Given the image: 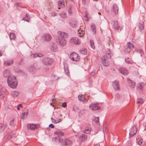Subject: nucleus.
<instances>
[{
  "instance_id": "f257e3e1",
  "label": "nucleus",
  "mask_w": 146,
  "mask_h": 146,
  "mask_svg": "<svg viewBox=\"0 0 146 146\" xmlns=\"http://www.w3.org/2000/svg\"><path fill=\"white\" fill-rule=\"evenodd\" d=\"M57 34L59 36L56 40V42L61 47L65 46L66 44V38L67 37V34L61 31H58Z\"/></svg>"
},
{
  "instance_id": "f03ea898",
  "label": "nucleus",
  "mask_w": 146,
  "mask_h": 146,
  "mask_svg": "<svg viewBox=\"0 0 146 146\" xmlns=\"http://www.w3.org/2000/svg\"><path fill=\"white\" fill-rule=\"evenodd\" d=\"M8 84L10 87L13 88H15L17 85V82L16 77L13 76H9L7 79Z\"/></svg>"
},
{
  "instance_id": "7ed1b4c3",
  "label": "nucleus",
  "mask_w": 146,
  "mask_h": 146,
  "mask_svg": "<svg viewBox=\"0 0 146 146\" xmlns=\"http://www.w3.org/2000/svg\"><path fill=\"white\" fill-rule=\"evenodd\" d=\"M61 143L63 146H72V141L67 139H62Z\"/></svg>"
},
{
  "instance_id": "20e7f679",
  "label": "nucleus",
  "mask_w": 146,
  "mask_h": 146,
  "mask_svg": "<svg viewBox=\"0 0 146 146\" xmlns=\"http://www.w3.org/2000/svg\"><path fill=\"white\" fill-rule=\"evenodd\" d=\"M70 58L71 60L75 61H78L80 59L78 54L74 52L70 54Z\"/></svg>"
},
{
  "instance_id": "39448f33",
  "label": "nucleus",
  "mask_w": 146,
  "mask_h": 146,
  "mask_svg": "<svg viewBox=\"0 0 146 146\" xmlns=\"http://www.w3.org/2000/svg\"><path fill=\"white\" fill-rule=\"evenodd\" d=\"M42 62L45 65H49L52 63L53 60L49 57L44 58L42 59Z\"/></svg>"
},
{
  "instance_id": "423d86ee",
  "label": "nucleus",
  "mask_w": 146,
  "mask_h": 146,
  "mask_svg": "<svg viewBox=\"0 0 146 146\" xmlns=\"http://www.w3.org/2000/svg\"><path fill=\"white\" fill-rule=\"evenodd\" d=\"M137 130V129L136 127V126L134 125L130 129L129 137L130 138L134 136L136 134Z\"/></svg>"
},
{
  "instance_id": "0eeeda50",
  "label": "nucleus",
  "mask_w": 146,
  "mask_h": 146,
  "mask_svg": "<svg viewBox=\"0 0 146 146\" xmlns=\"http://www.w3.org/2000/svg\"><path fill=\"white\" fill-rule=\"evenodd\" d=\"M89 107L90 109L93 111H96L100 109V107L98 106L97 104L95 103L91 104L89 106Z\"/></svg>"
},
{
  "instance_id": "6e6552de",
  "label": "nucleus",
  "mask_w": 146,
  "mask_h": 146,
  "mask_svg": "<svg viewBox=\"0 0 146 146\" xmlns=\"http://www.w3.org/2000/svg\"><path fill=\"white\" fill-rule=\"evenodd\" d=\"M27 127L29 129L31 130H34L38 129L39 127V125L37 124H29L27 125Z\"/></svg>"
},
{
  "instance_id": "1a4fd4ad",
  "label": "nucleus",
  "mask_w": 146,
  "mask_h": 146,
  "mask_svg": "<svg viewBox=\"0 0 146 146\" xmlns=\"http://www.w3.org/2000/svg\"><path fill=\"white\" fill-rule=\"evenodd\" d=\"M50 49L52 52H56L58 50L57 45L53 42H51L50 44Z\"/></svg>"
},
{
  "instance_id": "9d476101",
  "label": "nucleus",
  "mask_w": 146,
  "mask_h": 146,
  "mask_svg": "<svg viewBox=\"0 0 146 146\" xmlns=\"http://www.w3.org/2000/svg\"><path fill=\"white\" fill-rule=\"evenodd\" d=\"M52 39L51 36L49 34H44L43 36V39L44 40L47 42L50 41Z\"/></svg>"
},
{
  "instance_id": "9b49d317",
  "label": "nucleus",
  "mask_w": 146,
  "mask_h": 146,
  "mask_svg": "<svg viewBox=\"0 0 146 146\" xmlns=\"http://www.w3.org/2000/svg\"><path fill=\"white\" fill-rule=\"evenodd\" d=\"M111 53L110 52V51L108 50L106 51V53L105 55H104L102 58V59L103 58H104L105 60H108V59H110L111 57Z\"/></svg>"
},
{
  "instance_id": "f8f14e48",
  "label": "nucleus",
  "mask_w": 146,
  "mask_h": 146,
  "mask_svg": "<svg viewBox=\"0 0 146 146\" xmlns=\"http://www.w3.org/2000/svg\"><path fill=\"white\" fill-rule=\"evenodd\" d=\"M113 86L114 89L116 90H117L119 89V81L115 80L113 83Z\"/></svg>"
},
{
  "instance_id": "ddd939ff",
  "label": "nucleus",
  "mask_w": 146,
  "mask_h": 146,
  "mask_svg": "<svg viewBox=\"0 0 146 146\" xmlns=\"http://www.w3.org/2000/svg\"><path fill=\"white\" fill-rule=\"evenodd\" d=\"M119 72L123 74L127 75L128 74V71L125 68H120L119 69Z\"/></svg>"
},
{
  "instance_id": "4468645a",
  "label": "nucleus",
  "mask_w": 146,
  "mask_h": 146,
  "mask_svg": "<svg viewBox=\"0 0 146 146\" xmlns=\"http://www.w3.org/2000/svg\"><path fill=\"white\" fill-rule=\"evenodd\" d=\"M70 26L72 27L76 28L77 26V21L75 19H72L69 23Z\"/></svg>"
},
{
  "instance_id": "2eb2a0df",
  "label": "nucleus",
  "mask_w": 146,
  "mask_h": 146,
  "mask_svg": "<svg viewBox=\"0 0 146 146\" xmlns=\"http://www.w3.org/2000/svg\"><path fill=\"white\" fill-rule=\"evenodd\" d=\"M70 42H73L75 44L79 45L80 44L81 41L77 37H73L70 40Z\"/></svg>"
},
{
  "instance_id": "dca6fc26",
  "label": "nucleus",
  "mask_w": 146,
  "mask_h": 146,
  "mask_svg": "<svg viewBox=\"0 0 146 146\" xmlns=\"http://www.w3.org/2000/svg\"><path fill=\"white\" fill-rule=\"evenodd\" d=\"M113 27L115 29L117 30H121V28L120 27L117 21L114 22Z\"/></svg>"
},
{
  "instance_id": "f3484780",
  "label": "nucleus",
  "mask_w": 146,
  "mask_h": 146,
  "mask_svg": "<svg viewBox=\"0 0 146 146\" xmlns=\"http://www.w3.org/2000/svg\"><path fill=\"white\" fill-rule=\"evenodd\" d=\"M14 62L13 60L12 59L7 60L4 62V64L6 66L12 65Z\"/></svg>"
},
{
  "instance_id": "a211bd4d",
  "label": "nucleus",
  "mask_w": 146,
  "mask_h": 146,
  "mask_svg": "<svg viewBox=\"0 0 146 146\" xmlns=\"http://www.w3.org/2000/svg\"><path fill=\"white\" fill-rule=\"evenodd\" d=\"M78 35L80 37H83L85 35V32L84 31L79 29L78 30Z\"/></svg>"
},
{
  "instance_id": "6ab92c4d",
  "label": "nucleus",
  "mask_w": 146,
  "mask_h": 146,
  "mask_svg": "<svg viewBox=\"0 0 146 146\" xmlns=\"http://www.w3.org/2000/svg\"><path fill=\"white\" fill-rule=\"evenodd\" d=\"M113 9L115 15L118 14V7L117 5L115 4L113 5Z\"/></svg>"
},
{
  "instance_id": "aec40b11",
  "label": "nucleus",
  "mask_w": 146,
  "mask_h": 146,
  "mask_svg": "<svg viewBox=\"0 0 146 146\" xmlns=\"http://www.w3.org/2000/svg\"><path fill=\"white\" fill-rule=\"evenodd\" d=\"M78 98L79 100L83 102H86V99L85 98L84 95H81L78 96Z\"/></svg>"
},
{
  "instance_id": "412c9836",
  "label": "nucleus",
  "mask_w": 146,
  "mask_h": 146,
  "mask_svg": "<svg viewBox=\"0 0 146 146\" xmlns=\"http://www.w3.org/2000/svg\"><path fill=\"white\" fill-rule=\"evenodd\" d=\"M128 82L130 84V86L133 88H135V83L132 81L129 78L127 79Z\"/></svg>"
},
{
  "instance_id": "4be33fe9",
  "label": "nucleus",
  "mask_w": 146,
  "mask_h": 146,
  "mask_svg": "<svg viewBox=\"0 0 146 146\" xmlns=\"http://www.w3.org/2000/svg\"><path fill=\"white\" fill-rule=\"evenodd\" d=\"M64 70L66 74L68 75L69 76L70 75L69 70L68 68V66L67 65L64 64Z\"/></svg>"
},
{
  "instance_id": "5701e85b",
  "label": "nucleus",
  "mask_w": 146,
  "mask_h": 146,
  "mask_svg": "<svg viewBox=\"0 0 146 146\" xmlns=\"http://www.w3.org/2000/svg\"><path fill=\"white\" fill-rule=\"evenodd\" d=\"M104 58H103V59H102L103 64L104 66H108L109 65V62L108 60H105V59Z\"/></svg>"
},
{
  "instance_id": "b1692460",
  "label": "nucleus",
  "mask_w": 146,
  "mask_h": 146,
  "mask_svg": "<svg viewBox=\"0 0 146 146\" xmlns=\"http://www.w3.org/2000/svg\"><path fill=\"white\" fill-rule=\"evenodd\" d=\"M145 85V84L143 83H139L138 84L137 87L138 88H139L141 90H143Z\"/></svg>"
},
{
  "instance_id": "393cba45",
  "label": "nucleus",
  "mask_w": 146,
  "mask_h": 146,
  "mask_svg": "<svg viewBox=\"0 0 146 146\" xmlns=\"http://www.w3.org/2000/svg\"><path fill=\"white\" fill-rule=\"evenodd\" d=\"M54 133L56 135H64V133L60 130H58L55 131L54 132Z\"/></svg>"
},
{
  "instance_id": "a878e982",
  "label": "nucleus",
  "mask_w": 146,
  "mask_h": 146,
  "mask_svg": "<svg viewBox=\"0 0 146 146\" xmlns=\"http://www.w3.org/2000/svg\"><path fill=\"white\" fill-rule=\"evenodd\" d=\"M19 94V92L16 91H13L11 93V95L14 97L18 96Z\"/></svg>"
},
{
  "instance_id": "bb28decb",
  "label": "nucleus",
  "mask_w": 146,
  "mask_h": 146,
  "mask_svg": "<svg viewBox=\"0 0 146 146\" xmlns=\"http://www.w3.org/2000/svg\"><path fill=\"white\" fill-rule=\"evenodd\" d=\"M31 56L34 58H35L37 57H42L43 56V55L41 53H36L32 54L31 55Z\"/></svg>"
},
{
  "instance_id": "cd10ccee",
  "label": "nucleus",
  "mask_w": 146,
  "mask_h": 146,
  "mask_svg": "<svg viewBox=\"0 0 146 146\" xmlns=\"http://www.w3.org/2000/svg\"><path fill=\"white\" fill-rule=\"evenodd\" d=\"M5 91L2 89L0 90V98H2L5 96Z\"/></svg>"
},
{
  "instance_id": "c85d7f7f",
  "label": "nucleus",
  "mask_w": 146,
  "mask_h": 146,
  "mask_svg": "<svg viewBox=\"0 0 146 146\" xmlns=\"http://www.w3.org/2000/svg\"><path fill=\"white\" fill-rule=\"evenodd\" d=\"M52 140L55 141H58V142L61 143L62 139L59 136H57L54 137L52 138Z\"/></svg>"
},
{
  "instance_id": "c756f323",
  "label": "nucleus",
  "mask_w": 146,
  "mask_h": 146,
  "mask_svg": "<svg viewBox=\"0 0 146 146\" xmlns=\"http://www.w3.org/2000/svg\"><path fill=\"white\" fill-rule=\"evenodd\" d=\"M59 6L63 7L64 6V2L63 0H59L58 2Z\"/></svg>"
},
{
  "instance_id": "7c9ffc66",
  "label": "nucleus",
  "mask_w": 146,
  "mask_h": 146,
  "mask_svg": "<svg viewBox=\"0 0 146 146\" xmlns=\"http://www.w3.org/2000/svg\"><path fill=\"white\" fill-rule=\"evenodd\" d=\"M144 102L143 100L141 98L138 99L137 100V104H141Z\"/></svg>"
},
{
  "instance_id": "2f4dec72",
  "label": "nucleus",
  "mask_w": 146,
  "mask_h": 146,
  "mask_svg": "<svg viewBox=\"0 0 146 146\" xmlns=\"http://www.w3.org/2000/svg\"><path fill=\"white\" fill-rule=\"evenodd\" d=\"M91 130L92 129L91 128L86 129L83 132L85 133L88 134L90 133Z\"/></svg>"
},
{
  "instance_id": "473e14b6",
  "label": "nucleus",
  "mask_w": 146,
  "mask_h": 146,
  "mask_svg": "<svg viewBox=\"0 0 146 146\" xmlns=\"http://www.w3.org/2000/svg\"><path fill=\"white\" fill-rule=\"evenodd\" d=\"M127 46L130 49H132L134 48V46L132 44L129 42L127 43Z\"/></svg>"
},
{
  "instance_id": "72a5a7b5",
  "label": "nucleus",
  "mask_w": 146,
  "mask_h": 146,
  "mask_svg": "<svg viewBox=\"0 0 146 146\" xmlns=\"http://www.w3.org/2000/svg\"><path fill=\"white\" fill-rule=\"evenodd\" d=\"M15 35L13 33H11L10 34V39L14 40L15 38Z\"/></svg>"
},
{
  "instance_id": "f704fd0d",
  "label": "nucleus",
  "mask_w": 146,
  "mask_h": 146,
  "mask_svg": "<svg viewBox=\"0 0 146 146\" xmlns=\"http://www.w3.org/2000/svg\"><path fill=\"white\" fill-rule=\"evenodd\" d=\"M5 126L3 125L1 123H0V133L3 131L5 128Z\"/></svg>"
},
{
  "instance_id": "c9c22d12",
  "label": "nucleus",
  "mask_w": 146,
  "mask_h": 146,
  "mask_svg": "<svg viewBox=\"0 0 146 146\" xmlns=\"http://www.w3.org/2000/svg\"><path fill=\"white\" fill-rule=\"evenodd\" d=\"M29 70L31 73L33 74L34 73L35 69L33 66H31L29 68Z\"/></svg>"
},
{
  "instance_id": "e433bc0d",
  "label": "nucleus",
  "mask_w": 146,
  "mask_h": 146,
  "mask_svg": "<svg viewBox=\"0 0 146 146\" xmlns=\"http://www.w3.org/2000/svg\"><path fill=\"white\" fill-rule=\"evenodd\" d=\"M90 43L91 47L93 49H94L95 48V46H94V41L92 40H90Z\"/></svg>"
},
{
  "instance_id": "4c0bfd02",
  "label": "nucleus",
  "mask_w": 146,
  "mask_h": 146,
  "mask_svg": "<svg viewBox=\"0 0 146 146\" xmlns=\"http://www.w3.org/2000/svg\"><path fill=\"white\" fill-rule=\"evenodd\" d=\"M26 17H23V20L26 21H27L29 22L28 19H29L30 17L29 15L28 14H26Z\"/></svg>"
},
{
  "instance_id": "58836bf2",
  "label": "nucleus",
  "mask_w": 146,
  "mask_h": 146,
  "mask_svg": "<svg viewBox=\"0 0 146 146\" xmlns=\"http://www.w3.org/2000/svg\"><path fill=\"white\" fill-rule=\"evenodd\" d=\"M92 27V31L94 32V34H95L96 33V31L95 27V25L94 24H92L91 25Z\"/></svg>"
},
{
  "instance_id": "ea45409f",
  "label": "nucleus",
  "mask_w": 146,
  "mask_h": 146,
  "mask_svg": "<svg viewBox=\"0 0 146 146\" xmlns=\"http://www.w3.org/2000/svg\"><path fill=\"white\" fill-rule=\"evenodd\" d=\"M60 16L62 18H65L67 17V15L66 13H62L60 14Z\"/></svg>"
},
{
  "instance_id": "a19ab883",
  "label": "nucleus",
  "mask_w": 146,
  "mask_h": 146,
  "mask_svg": "<svg viewBox=\"0 0 146 146\" xmlns=\"http://www.w3.org/2000/svg\"><path fill=\"white\" fill-rule=\"evenodd\" d=\"M81 53L83 54H86L87 53V50L86 49H84L81 50L80 51Z\"/></svg>"
},
{
  "instance_id": "79ce46f5",
  "label": "nucleus",
  "mask_w": 146,
  "mask_h": 146,
  "mask_svg": "<svg viewBox=\"0 0 146 146\" xmlns=\"http://www.w3.org/2000/svg\"><path fill=\"white\" fill-rule=\"evenodd\" d=\"M27 113L24 112L22 113V116L21 117L22 119L25 118V117H26L27 116Z\"/></svg>"
},
{
  "instance_id": "37998d69",
  "label": "nucleus",
  "mask_w": 146,
  "mask_h": 146,
  "mask_svg": "<svg viewBox=\"0 0 146 146\" xmlns=\"http://www.w3.org/2000/svg\"><path fill=\"white\" fill-rule=\"evenodd\" d=\"M85 15L84 16V18H86L87 19H85V20L86 21H88V19H88V13H87V12H86V11H85Z\"/></svg>"
},
{
  "instance_id": "c03bdc74",
  "label": "nucleus",
  "mask_w": 146,
  "mask_h": 146,
  "mask_svg": "<svg viewBox=\"0 0 146 146\" xmlns=\"http://www.w3.org/2000/svg\"><path fill=\"white\" fill-rule=\"evenodd\" d=\"M94 121L96 123H98L99 122V118L97 117H94Z\"/></svg>"
},
{
  "instance_id": "a18cd8bd",
  "label": "nucleus",
  "mask_w": 146,
  "mask_h": 146,
  "mask_svg": "<svg viewBox=\"0 0 146 146\" xmlns=\"http://www.w3.org/2000/svg\"><path fill=\"white\" fill-rule=\"evenodd\" d=\"M137 51L139 53H140L141 56H142V54H143V52L142 50L141 49H138L137 50Z\"/></svg>"
},
{
  "instance_id": "49530a36",
  "label": "nucleus",
  "mask_w": 146,
  "mask_h": 146,
  "mask_svg": "<svg viewBox=\"0 0 146 146\" xmlns=\"http://www.w3.org/2000/svg\"><path fill=\"white\" fill-rule=\"evenodd\" d=\"M73 110L75 111H77L79 110V108L77 106H74L73 108Z\"/></svg>"
},
{
  "instance_id": "de8ad7c7",
  "label": "nucleus",
  "mask_w": 146,
  "mask_h": 146,
  "mask_svg": "<svg viewBox=\"0 0 146 146\" xmlns=\"http://www.w3.org/2000/svg\"><path fill=\"white\" fill-rule=\"evenodd\" d=\"M139 29H140L141 30H142L143 29V26L142 24H139Z\"/></svg>"
},
{
  "instance_id": "09e8293b",
  "label": "nucleus",
  "mask_w": 146,
  "mask_h": 146,
  "mask_svg": "<svg viewBox=\"0 0 146 146\" xmlns=\"http://www.w3.org/2000/svg\"><path fill=\"white\" fill-rule=\"evenodd\" d=\"M115 98H117V99H120V98L121 97L118 94H117L115 95Z\"/></svg>"
},
{
  "instance_id": "8fccbe9b",
  "label": "nucleus",
  "mask_w": 146,
  "mask_h": 146,
  "mask_svg": "<svg viewBox=\"0 0 146 146\" xmlns=\"http://www.w3.org/2000/svg\"><path fill=\"white\" fill-rule=\"evenodd\" d=\"M95 74V72L94 71H92L90 74L91 76H94Z\"/></svg>"
},
{
  "instance_id": "3c124183",
  "label": "nucleus",
  "mask_w": 146,
  "mask_h": 146,
  "mask_svg": "<svg viewBox=\"0 0 146 146\" xmlns=\"http://www.w3.org/2000/svg\"><path fill=\"white\" fill-rule=\"evenodd\" d=\"M143 142V140L142 139H141L138 142V144L139 145H141Z\"/></svg>"
},
{
  "instance_id": "603ef678",
  "label": "nucleus",
  "mask_w": 146,
  "mask_h": 146,
  "mask_svg": "<svg viewBox=\"0 0 146 146\" xmlns=\"http://www.w3.org/2000/svg\"><path fill=\"white\" fill-rule=\"evenodd\" d=\"M95 146H104V144L103 143H100L99 144H97Z\"/></svg>"
},
{
  "instance_id": "864d4df0",
  "label": "nucleus",
  "mask_w": 146,
  "mask_h": 146,
  "mask_svg": "<svg viewBox=\"0 0 146 146\" xmlns=\"http://www.w3.org/2000/svg\"><path fill=\"white\" fill-rule=\"evenodd\" d=\"M57 113H54L53 114V115H54V117L55 119H58V116H57Z\"/></svg>"
},
{
  "instance_id": "5fc2aeb1",
  "label": "nucleus",
  "mask_w": 146,
  "mask_h": 146,
  "mask_svg": "<svg viewBox=\"0 0 146 146\" xmlns=\"http://www.w3.org/2000/svg\"><path fill=\"white\" fill-rule=\"evenodd\" d=\"M14 123V121L13 120H11L10 122V124L11 126H13V125Z\"/></svg>"
},
{
  "instance_id": "6e6d98bb",
  "label": "nucleus",
  "mask_w": 146,
  "mask_h": 146,
  "mask_svg": "<svg viewBox=\"0 0 146 146\" xmlns=\"http://www.w3.org/2000/svg\"><path fill=\"white\" fill-rule=\"evenodd\" d=\"M62 106L63 107L65 108L66 106V103L64 102L63 103L62 105Z\"/></svg>"
},
{
  "instance_id": "4d7b16f0",
  "label": "nucleus",
  "mask_w": 146,
  "mask_h": 146,
  "mask_svg": "<svg viewBox=\"0 0 146 146\" xmlns=\"http://www.w3.org/2000/svg\"><path fill=\"white\" fill-rule=\"evenodd\" d=\"M68 13L70 15H71L72 13L71 9L70 8L68 11Z\"/></svg>"
},
{
  "instance_id": "13d9d810",
  "label": "nucleus",
  "mask_w": 146,
  "mask_h": 146,
  "mask_svg": "<svg viewBox=\"0 0 146 146\" xmlns=\"http://www.w3.org/2000/svg\"><path fill=\"white\" fill-rule=\"evenodd\" d=\"M84 113V110H81L80 111L79 113V114L80 115H80V114H83Z\"/></svg>"
},
{
  "instance_id": "bf43d9fd",
  "label": "nucleus",
  "mask_w": 146,
  "mask_h": 146,
  "mask_svg": "<svg viewBox=\"0 0 146 146\" xmlns=\"http://www.w3.org/2000/svg\"><path fill=\"white\" fill-rule=\"evenodd\" d=\"M49 127L52 128H54V127L53 124H50L49 125Z\"/></svg>"
},
{
  "instance_id": "052dcab7",
  "label": "nucleus",
  "mask_w": 146,
  "mask_h": 146,
  "mask_svg": "<svg viewBox=\"0 0 146 146\" xmlns=\"http://www.w3.org/2000/svg\"><path fill=\"white\" fill-rule=\"evenodd\" d=\"M54 80H56L58 79V77L55 75H54Z\"/></svg>"
},
{
  "instance_id": "680f3d73",
  "label": "nucleus",
  "mask_w": 146,
  "mask_h": 146,
  "mask_svg": "<svg viewBox=\"0 0 146 146\" xmlns=\"http://www.w3.org/2000/svg\"><path fill=\"white\" fill-rule=\"evenodd\" d=\"M56 119V121H57V123H59L60 122V121H61V119Z\"/></svg>"
},
{
  "instance_id": "e2e57ef3",
  "label": "nucleus",
  "mask_w": 146,
  "mask_h": 146,
  "mask_svg": "<svg viewBox=\"0 0 146 146\" xmlns=\"http://www.w3.org/2000/svg\"><path fill=\"white\" fill-rule=\"evenodd\" d=\"M82 2L84 5H85L86 4V0H82Z\"/></svg>"
},
{
  "instance_id": "0e129e2a",
  "label": "nucleus",
  "mask_w": 146,
  "mask_h": 146,
  "mask_svg": "<svg viewBox=\"0 0 146 146\" xmlns=\"http://www.w3.org/2000/svg\"><path fill=\"white\" fill-rule=\"evenodd\" d=\"M125 62L126 63L128 64H132L130 62L127 60L126 59H125Z\"/></svg>"
},
{
  "instance_id": "69168bd1",
  "label": "nucleus",
  "mask_w": 146,
  "mask_h": 146,
  "mask_svg": "<svg viewBox=\"0 0 146 146\" xmlns=\"http://www.w3.org/2000/svg\"><path fill=\"white\" fill-rule=\"evenodd\" d=\"M56 15V13L53 12L52 13V16H55Z\"/></svg>"
},
{
  "instance_id": "338daca9",
  "label": "nucleus",
  "mask_w": 146,
  "mask_h": 146,
  "mask_svg": "<svg viewBox=\"0 0 146 146\" xmlns=\"http://www.w3.org/2000/svg\"><path fill=\"white\" fill-rule=\"evenodd\" d=\"M56 120V119H55L54 120H53L52 121V122L53 123H57V121Z\"/></svg>"
},
{
  "instance_id": "774afa93",
  "label": "nucleus",
  "mask_w": 146,
  "mask_h": 146,
  "mask_svg": "<svg viewBox=\"0 0 146 146\" xmlns=\"http://www.w3.org/2000/svg\"><path fill=\"white\" fill-rule=\"evenodd\" d=\"M12 138V136L11 135H9L8 137V138L9 139H10Z\"/></svg>"
}]
</instances>
